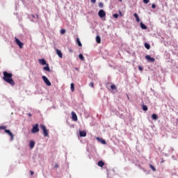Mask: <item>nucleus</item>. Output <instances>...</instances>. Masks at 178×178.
Masks as SVG:
<instances>
[{
	"mask_svg": "<svg viewBox=\"0 0 178 178\" xmlns=\"http://www.w3.org/2000/svg\"><path fill=\"white\" fill-rule=\"evenodd\" d=\"M79 59H81V60H84V56H83V54H81L79 55Z\"/></svg>",
	"mask_w": 178,
	"mask_h": 178,
	"instance_id": "a878e982",
	"label": "nucleus"
},
{
	"mask_svg": "<svg viewBox=\"0 0 178 178\" xmlns=\"http://www.w3.org/2000/svg\"><path fill=\"white\" fill-rule=\"evenodd\" d=\"M138 70L140 71V72H143V70H144V68H143V67L141 66H138Z\"/></svg>",
	"mask_w": 178,
	"mask_h": 178,
	"instance_id": "7c9ffc66",
	"label": "nucleus"
},
{
	"mask_svg": "<svg viewBox=\"0 0 178 178\" xmlns=\"http://www.w3.org/2000/svg\"><path fill=\"white\" fill-rule=\"evenodd\" d=\"M56 54L59 56V58L63 57V54H62V51H60V50L56 49Z\"/></svg>",
	"mask_w": 178,
	"mask_h": 178,
	"instance_id": "ddd939ff",
	"label": "nucleus"
},
{
	"mask_svg": "<svg viewBox=\"0 0 178 178\" xmlns=\"http://www.w3.org/2000/svg\"><path fill=\"white\" fill-rule=\"evenodd\" d=\"M152 118L153 119V120H157L158 115H156V114L154 113L152 115Z\"/></svg>",
	"mask_w": 178,
	"mask_h": 178,
	"instance_id": "412c9836",
	"label": "nucleus"
},
{
	"mask_svg": "<svg viewBox=\"0 0 178 178\" xmlns=\"http://www.w3.org/2000/svg\"><path fill=\"white\" fill-rule=\"evenodd\" d=\"M55 168H59V166H58V164L55 165Z\"/></svg>",
	"mask_w": 178,
	"mask_h": 178,
	"instance_id": "ea45409f",
	"label": "nucleus"
},
{
	"mask_svg": "<svg viewBox=\"0 0 178 178\" xmlns=\"http://www.w3.org/2000/svg\"><path fill=\"white\" fill-rule=\"evenodd\" d=\"M140 27L143 30H147V26H145L143 22H140Z\"/></svg>",
	"mask_w": 178,
	"mask_h": 178,
	"instance_id": "a211bd4d",
	"label": "nucleus"
},
{
	"mask_svg": "<svg viewBox=\"0 0 178 178\" xmlns=\"http://www.w3.org/2000/svg\"><path fill=\"white\" fill-rule=\"evenodd\" d=\"M40 129L43 131V136L44 137H49V134L48 132V129H47V127H45V125H44V124H40Z\"/></svg>",
	"mask_w": 178,
	"mask_h": 178,
	"instance_id": "f03ea898",
	"label": "nucleus"
},
{
	"mask_svg": "<svg viewBox=\"0 0 178 178\" xmlns=\"http://www.w3.org/2000/svg\"><path fill=\"white\" fill-rule=\"evenodd\" d=\"M38 131H40V128H38V124H36L33 127L31 133L35 134V133H38Z\"/></svg>",
	"mask_w": 178,
	"mask_h": 178,
	"instance_id": "7ed1b4c3",
	"label": "nucleus"
},
{
	"mask_svg": "<svg viewBox=\"0 0 178 178\" xmlns=\"http://www.w3.org/2000/svg\"><path fill=\"white\" fill-rule=\"evenodd\" d=\"M134 16L136 18L137 23H140V17H138V14L135 13Z\"/></svg>",
	"mask_w": 178,
	"mask_h": 178,
	"instance_id": "f8f14e48",
	"label": "nucleus"
},
{
	"mask_svg": "<svg viewBox=\"0 0 178 178\" xmlns=\"http://www.w3.org/2000/svg\"><path fill=\"white\" fill-rule=\"evenodd\" d=\"M69 51H70V52H73V50L70 49Z\"/></svg>",
	"mask_w": 178,
	"mask_h": 178,
	"instance_id": "a19ab883",
	"label": "nucleus"
},
{
	"mask_svg": "<svg viewBox=\"0 0 178 178\" xmlns=\"http://www.w3.org/2000/svg\"><path fill=\"white\" fill-rule=\"evenodd\" d=\"M72 120H74V122H77V115H76V113L74 111L72 112Z\"/></svg>",
	"mask_w": 178,
	"mask_h": 178,
	"instance_id": "1a4fd4ad",
	"label": "nucleus"
},
{
	"mask_svg": "<svg viewBox=\"0 0 178 178\" xmlns=\"http://www.w3.org/2000/svg\"><path fill=\"white\" fill-rule=\"evenodd\" d=\"M39 63L40 64V65H47V61L45 60V59H44V58H42V59H40L39 60Z\"/></svg>",
	"mask_w": 178,
	"mask_h": 178,
	"instance_id": "4468645a",
	"label": "nucleus"
},
{
	"mask_svg": "<svg viewBox=\"0 0 178 178\" xmlns=\"http://www.w3.org/2000/svg\"><path fill=\"white\" fill-rule=\"evenodd\" d=\"M3 80L6 81V83H8L12 86H15V81H13V79L12 78L13 77V74L4 71L3 72Z\"/></svg>",
	"mask_w": 178,
	"mask_h": 178,
	"instance_id": "f257e3e1",
	"label": "nucleus"
},
{
	"mask_svg": "<svg viewBox=\"0 0 178 178\" xmlns=\"http://www.w3.org/2000/svg\"><path fill=\"white\" fill-rule=\"evenodd\" d=\"M76 42L79 45V47H82L83 46V44H81V42H80V39H79V38H76Z\"/></svg>",
	"mask_w": 178,
	"mask_h": 178,
	"instance_id": "b1692460",
	"label": "nucleus"
},
{
	"mask_svg": "<svg viewBox=\"0 0 178 178\" xmlns=\"http://www.w3.org/2000/svg\"><path fill=\"white\" fill-rule=\"evenodd\" d=\"M15 44L21 49L23 48V45H24L17 38H15Z\"/></svg>",
	"mask_w": 178,
	"mask_h": 178,
	"instance_id": "39448f33",
	"label": "nucleus"
},
{
	"mask_svg": "<svg viewBox=\"0 0 178 178\" xmlns=\"http://www.w3.org/2000/svg\"><path fill=\"white\" fill-rule=\"evenodd\" d=\"M145 59L148 60V62H155V58L149 56V55L145 56Z\"/></svg>",
	"mask_w": 178,
	"mask_h": 178,
	"instance_id": "6e6552de",
	"label": "nucleus"
},
{
	"mask_svg": "<svg viewBox=\"0 0 178 178\" xmlns=\"http://www.w3.org/2000/svg\"><path fill=\"white\" fill-rule=\"evenodd\" d=\"M33 17H35L34 15H33Z\"/></svg>",
	"mask_w": 178,
	"mask_h": 178,
	"instance_id": "49530a36",
	"label": "nucleus"
},
{
	"mask_svg": "<svg viewBox=\"0 0 178 178\" xmlns=\"http://www.w3.org/2000/svg\"><path fill=\"white\" fill-rule=\"evenodd\" d=\"M142 109H143V111H148V107L147 106V105L143 104Z\"/></svg>",
	"mask_w": 178,
	"mask_h": 178,
	"instance_id": "aec40b11",
	"label": "nucleus"
},
{
	"mask_svg": "<svg viewBox=\"0 0 178 178\" xmlns=\"http://www.w3.org/2000/svg\"><path fill=\"white\" fill-rule=\"evenodd\" d=\"M144 3H149V0H143Z\"/></svg>",
	"mask_w": 178,
	"mask_h": 178,
	"instance_id": "f704fd0d",
	"label": "nucleus"
},
{
	"mask_svg": "<svg viewBox=\"0 0 178 178\" xmlns=\"http://www.w3.org/2000/svg\"><path fill=\"white\" fill-rule=\"evenodd\" d=\"M43 70H45L46 72H51V69L49 68V65L47 64V66L43 67Z\"/></svg>",
	"mask_w": 178,
	"mask_h": 178,
	"instance_id": "f3484780",
	"label": "nucleus"
},
{
	"mask_svg": "<svg viewBox=\"0 0 178 178\" xmlns=\"http://www.w3.org/2000/svg\"><path fill=\"white\" fill-rule=\"evenodd\" d=\"M71 91L72 92H74V83H71Z\"/></svg>",
	"mask_w": 178,
	"mask_h": 178,
	"instance_id": "393cba45",
	"label": "nucleus"
},
{
	"mask_svg": "<svg viewBox=\"0 0 178 178\" xmlns=\"http://www.w3.org/2000/svg\"><path fill=\"white\" fill-rule=\"evenodd\" d=\"M31 73L32 76H33L35 77V80L36 77H35V74H34V72H31Z\"/></svg>",
	"mask_w": 178,
	"mask_h": 178,
	"instance_id": "e433bc0d",
	"label": "nucleus"
},
{
	"mask_svg": "<svg viewBox=\"0 0 178 178\" xmlns=\"http://www.w3.org/2000/svg\"><path fill=\"white\" fill-rule=\"evenodd\" d=\"M75 70L79 71V68L76 67V68H75Z\"/></svg>",
	"mask_w": 178,
	"mask_h": 178,
	"instance_id": "79ce46f5",
	"label": "nucleus"
},
{
	"mask_svg": "<svg viewBox=\"0 0 178 178\" xmlns=\"http://www.w3.org/2000/svg\"><path fill=\"white\" fill-rule=\"evenodd\" d=\"M89 86L90 87H92V88H94V82H90Z\"/></svg>",
	"mask_w": 178,
	"mask_h": 178,
	"instance_id": "c756f323",
	"label": "nucleus"
},
{
	"mask_svg": "<svg viewBox=\"0 0 178 178\" xmlns=\"http://www.w3.org/2000/svg\"><path fill=\"white\" fill-rule=\"evenodd\" d=\"M98 166H100V168H104V165H105V163L102 161H99L97 163Z\"/></svg>",
	"mask_w": 178,
	"mask_h": 178,
	"instance_id": "dca6fc26",
	"label": "nucleus"
},
{
	"mask_svg": "<svg viewBox=\"0 0 178 178\" xmlns=\"http://www.w3.org/2000/svg\"><path fill=\"white\" fill-rule=\"evenodd\" d=\"M28 115H29L30 118H31V116H32L31 113H30L28 114Z\"/></svg>",
	"mask_w": 178,
	"mask_h": 178,
	"instance_id": "58836bf2",
	"label": "nucleus"
},
{
	"mask_svg": "<svg viewBox=\"0 0 178 178\" xmlns=\"http://www.w3.org/2000/svg\"><path fill=\"white\" fill-rule=\"evenodd\" d=\"M60 34H65L66 33V29H61L60 31Z\"/></svg>",
	"mask_w": 178,
	"mask_h": 178,
	"instance_id": "bb28decb",
	"label": "nucleus"
},
{
	"mask_svg": "<svg viewBox=\"0 0 178 178\" xmlns=\"http://www.w3.org/2000/svg\"><path fill=\"white\" fill-rule=\"evenodd\" d=\"M37 19H38V15H36Z\"/></svg>",
	"mask_w": 178,
	"mask_h": 178,
	"instance_id": "c03bdc74",
	"label": "nucleus"
},
{
	"mask_svg": "<svg viewBox=\"0 0 178 178\" xmlns=\"http://www.w3.org/2000/svg\"><path fill=\"white\" fill-rule=\"evenodd\" d=\"M96 140H97V141H99V143H101L102 144H106V141H105V140L104 139H101L99 138H97Z\"/></svg>",
	"mask_w": 178,
	"mask_h": 178,
	"instance_id": "2eb2a0df",
	"label": "nucleus"
},
{
	"mask_svg": "<svg viewBox=\"0 0 178 178\" xmlns=\"http://www.w3.org/2000/svg\"><path fill=\"white\" fill-rule=\"evenodd\" d=\"M145 48H146V49H150L151 46L148 43H145Z\"/></svg>",
	"mask_w": 178,
	"mask_h": 178,
	"instance_id": "4be33fe9",
	"label": "nucleus"
},
{
	"mask_svg": "<svg viewBox=\"0 0 178 178\" xmlns=\"http://www.w3.org/2000/svg\"><path fill=\"white\" fill-rule=\"evenodd\" d=\"M96 42L97 44H101V37L99 35L96 36Z\"/></svg>",
	"mask_w": 178,
	"mask_h": 178,
	"instance_id": "6ab92c4d",
	"label": "nucleus"
},
{
	"mask_svg": "<svg viewBox=\"0 0 178 178\" xmlns=\"http://www.w3.org/2000/svg\"><path fill=\"white\" fill-rule=\"evenodd\" d=\"M31 176H33V175H34V172L33 171H31Z\"/></svg>",
	"mask_w": 178,
	"mask_h": 178,
	"instance_id": "4c0bfd02",
	"label": "nucleus"
},
{
	"mask_svg": "<svg viewBox=\"0 0 178 178\" xmlns=\"http://www.w3.org/2000/svg\"><path fill=\"white\" fill-rule=\"evenodd\" d=\"M0 130H6V126H0Z\"/></svg>",
	"mask_w": 178,
	"mask_h": 178,
	"instance_id": "cd10ccee",
	"label": "nucleus"
},
{
	"mask_svg": "<svg viewBox=\"0 0 178 178\" xmlns=\"http://www.w3.org/2000/svg\"><path fill=\"white\" fill-rule=\"evenodd\" d=\"M90 2L92 3H95L97 2V0H90Z\"/></svg>",
	"mask_w": 178,
	"mask_h": 178,
	"instance_id": "c9c22d12",
	"label": "nucleus"
},
{
	"mask_svg": "<svg viewBox=\"0 0 178 178\" xmlns=\"http://www.w3.org/2000/svg\"><path fill=\"white\" fill-rule=\"evenodd\" d=\"M34 145H35V142H34V140H31L29 143V147L31 149H33V148H34Z\"/></svg>",
	"mask_w": 178,
	"mask_h": 178,
	"instance_id": "9b49d317",
	"label": "nucleus"
},
{
	"mask_svg": "<svg viewBox=\"0 0 178 178\" xmlns=\"http://www.w3.org/2000/svg\"><path fill=\"white\" fill-rule=\"evenodd\" d=\"M5 133H6V134H8V136H10V137L11 138V140H13L14 136H13V134L10 131V130L9 129H5Z\"/></svg>",
	"mask_w": 178,
	"mask_h": 178,
	"instance_id": "0eeeda50",
	"label": "nucleus"
},
{
	"mask_svg": "<svg viewBox=\"0 0 178 178\" xmlns=\"http://www.w3.org/2000/svg\"><path fill=\"white\" fill-rule=\"evenodd\" d=\"M149 168H150V169H152V170L153 172H156V169L155 168V167H154V165H152V164H149Z\"/></svg>",
	"mask_w": 178,
	"mask_h": 178,
	"instance_id": "5701e85b",
	"label": "nucleus"
},
{
	"mask_svg": "<svg viewBox=\"0 0 178 178\" xmlns=\"http://www.w3.org/2000/svg\"><path fill=\"white\" fill-rule=\"evenodd\" d=\"M42 79L44 81V82L45 83V84L47 85L49 87H50V86H52V84L51 83V81H49V79H48V78H47V76H42Z\"/></svg>",
	"mask_w": 178,
	"mask_h": 178,
	"instance_id": "20e7f679",
	"label": "nucleus"
},
{
	"mask_svg": "<svg viewBox=\"0 0 178 178\" xmlns=\"http://www.w3.org/2000/svg\"><path fill=\"white\" fill-rule=\"evenodd\" d=\"M120 1V2H122V1H123V0H119Z\"/></svg>",
	"mask_w": 178,
	"mask_h": 178,
	"instance_id": "a18cd8bd",
	"label": "nucleus"
},
{
	"mask_svg": "<svg viewBox=\"0 0 178 178\" xmlns=\"http://www.w3.org/2000/svg\"><path fill=\"white\" fill-rule=\"evenodd\" d=\"M120 15L122 16V11H120Z\"/></svg>",
	"mask_w": 178,
	"mask_h": 178,
	"instance_id": "37998d69",
	"label": "nucleus"
},
{
	"mask_svg": "<svg viewBox=\"0 0 178 178\" xmlns=\"http://www.w3.org/2000/svg\"><path fill=\"white\" fill-rule=\"evenodd\" d=\"M98 15H99V17H101V18L105 17L106 16V13H105V11L104 10H100L98 13Z\"/></svg>",
	"mask_w": 178,
	"mask_h": 178,
	"instance_id": "423d86ee",
	"label": "nucleus"
},
{
	"mask_svg": "<svg viewBox=\"0 0 178 178\" xmlns=\"http://www.w3.org/2000/svg\"><path fill=\"white\" fill-rule=\"evenodd\" d=\"M113 16L115 17V19H118V17H119V15L118 14H114Z\"/></svg>",
	"mask_w": 178,
	"mask_h": 178,
	"instance_id": "2f4dec72",
	"label": "nucleus"
},
{
	"mask_svg": "<svg viewBox=\"0 0 178 178\" xmlns=\"http://www.w3.org/2000/svg\"><path fill=\"white\" fill-rule=\"evenodd\" d=\"M152 9H155L156 8V5H155V3H153L152 5Z\"/></svg>",
	"mask_w": 178,
	"mask_h": 178,
	"instance_id": "473e14b6",
	"label": "nucleus"
},
{
	"mask_svg": "<svg viewBox=\"0 0 178 178\" xmlns=\"http://www.w3.org/2000/svg\"><path fill=\"white\" fill-rule=\"evenodd\" d=\"M80 137H86L87 136V132L86 131H81L79 132Z\"/></svg>",
	"mask_w": 178,
	"mask_h": 178,
	"instance_id": "9d476101",
	"label": "nucleus"
},
{
	"mask_svg": "<svg viewBox=\"0 0 178 178\" xmlns=\"http://www.w3.org/2000/svg\"><path fill=\"white\" fill-rule=\"evenodd\" d=\"M99 6L100 8H104V3H99Z\"/></svg>",
	"mask_w": 178,
	"mask_h": 178,
	"instance_id": "72a5a7b5",
	"label": "nucleus"
},
{
	"mask_svg": "<svg viewBox=\"0 0 178 178\" xmlns=\"http://www.w3.org/2000/svg\"><path fill=\"white\" fill-rule=\"evenodd\" d=\"M111 90H115L116 89V86L115 85H111Z\"/></svg>",
	"mask_w": 178,
	"mask_h": 178,
	"instance_id": "c85d7f7f",
	"label": "nucleus"
}]
</instances>
